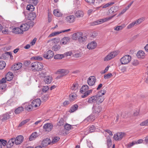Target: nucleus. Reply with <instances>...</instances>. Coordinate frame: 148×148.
Masks as SVG:
<instances>
[{
	"label": "nucleus",
	"mask_w": 148,
	"mask_h": 148,
	"mask_svg": "<svg viewBox=\"0 0 148 148\" xmlns=\"http://www.w3.org/2000/svg\"><path fill=\"white\" fill-rule=\"evenodd\" d=\"M43 68V65L42 63L35 62L31 63L29 66V69L34 71H38L41 70Z\"/></svg>",
	"instance_id": "f257e3e1"
},
{
	"label": "nucleus",
	"mask_w": 148,
	"mask_h": 148,
	"mask_svg": "<svg viewBox=\"0 0 148 148\" xmlns=\"http://www.w3.org/2000/svg\"><path fill=\"white\" fill-rule=\"evenodd\" d=\"M106 92L105 90L103 89L98 92L96 95V96L97 103L98 104H100L104 101L105 98L102 96L105 94Z\"/></svg>",
	"instance_id": "f03ea898"
},
{
	"label": "nucleus",
	"mask_w": 148,
	"mask_h": 148,
	"mask_svg": "<svg viewBox=\"0 0 148 148\" xmlns=\"http://www.w3.org/2000/svg\"><path fill=\"white\" fill-rule=\"evenodd\" d=\"M114 16H112L111 17H109L103 18L99 19V20H98L97 21H94L91 23V25L93 26L101 24V23H103L109 21Z\"/></svg>",
	"instance_id": "7ed1b4c3"
},
{
	"label": "nucleus",
	"mask_w": 148,
	"mask_h": 148,
	"mask_svg": "<svg viewBox=\"0 0 148 148\" xmlns=\"http://www.w3.org/2000/svg\"><path fill=\"white\" fill-rule=\"evenodd\" d=\"M119 51H115L110 52L104 58V61H108L116 56L119 53Z\"/></svg>",
	"instance_id": "20e7f679"
},
{
	"label": "nucleus",
	"mask_w": 148,
	"mask_h": 148,
	"mask_svg": "<svg viewBox=\"0 0 148 148\" xmlns=\"http://www.w3.org/2000/svg\"><path fill=\"white\" fill-rule=\"evenodd\" d=\"M131 60V57L129 55H126L120 59V62L122 64H126L129 63Z\"/></svg>",
	"instance_id": "39448f33"
},
{
	"label": "nucleus",
	"mask_w": 148,
	"mask_h": 148,
	"mask_svg": "<svg viewBox=\"0 0 148 148\" xmlns=\"http://www.w3.org/2000/svg\"><path fill=\"white\" fill-rule=\"evenodd\" d=\"M53 52L51 50H49L47 52H45L43 54L44 58L49 59L52 58L53 56Z\"/></svg>",
	"instance_id": "423d86ee"
},
{
	"label": "nucleus",
	"mask_w": 148,
	"mask_h": 148,
	"mask_svg": "<svg viewBox=\"0 0 148 148\" xmlns=\"http://www.w3.org/2000/svg\"><path fill=\"white\" fill-rule=\"evenodd\" d=\"M58 72L60 74L57 77L58 79L68 74L69 72L68 70L64 69H60L58 71Z\"/></svg>",
	"instance_id": "0eeeda50"
},
{
	"label": "nucleus",
	"mask_w": 148,
	"mask_h": 148,
	"mask_svg": "<svg viewBox=\"0 0 148 148\" xmlns=\"http://www.w3.org/2000/svg\"><path fill=\"white\" fill-rule=\"evenodd\" d=\"M58 72L60 74L57 77L58 79L68 74L69 72L68 70L64 69H60L58 71Z\"/></svg>",
	"instance_id": "6e6552de"
},
{
	"label": "nucleus",
	"mask_w": 148,
	"mask_h": 148,
	"mask_svg": "<svg viewBox=\"0 0 148 148\" xmlns=\"http://www.w3.org/2000/svg\"><path fill=\"white\" fill-rule=\"evenodd\" d=\"M96 80V79L95 77L94 76H91L88 78L87 80V83L90 86H92L95 84Z\"/></svg>",
	"instance_id": "1a4fd4ad"
},
{
	"label": "nucleus",
	"mask_w": 148,
	"mask_h": 148,
	"mask_svg": "<svg viewBox=\"0 0 148 148\" xmlns=\"http://www.w3.org/2000/svg\"><path fill=\"white\" fill-rule=\"evenodd\" d=\"M125 135V133L123 132H119L114 135V138L116 140H121Z\"/></svg>",
	"instance_id": "9d476101"
},
{
	"label": "nucleus",
	"mask_w": 148,
	"mask_h": 148,
	"mask_svg": "<svg viewBox=\"0 0 148 148\" xmlns=\"http://www.w3.org/2000/svg\"><path fill=\"white\" fill-rule=\"evenodd\" d=\"M97 45V44L95 41H92L88 43L87 45V48L89 50H92L95 48Z\"/></svg>",
	"instance_id": "9b49d317"
},
{
	"label": "nucleus",
	"mask_w": 148,
	"mask_h": 148,
	"mask_svg": "<svg viewBox=\"0 0 148 148\" xmlns=\"http://www.w3.org/2000/svg\"><path fill=\"white\" fill-rule=\"evenodd\" d=\"M41 101L39 99H37L33 100L32 103L33 107L36 108L39 107L41 104Z\"/></svg>",
	"instance_id": "f8f14e48"
},
{
	"label": "nucleus",
	"mask_w": 148,
	"mask_h": 148,
	"mask_svg": "<svg viewBox=\"0 0 148 148\" xmlns=\"http://www.w3.org/2000/svg\"><path fill=\"white\" fill-rule=\"evenodd\" d=\"M24 139L23 137L21 135H19L17 136L15 139V144L16 145L21 144L23 141Z\"/></svg>",
	"instance_id": "ddd939ff"
},
{
	"label": "nucleus",
	"mask_w": 148,
	"mask_h": 148,
	"mask_svg": "<svg viewBox=\"0 0 148 148\" xmlns=\"http://www.w3.org/2000/svg\"><path fill=\"white\" fill-rule=\"evenodd\" d=\"M53 127V125L50 123H47L44 125L43 126V128L46 130V132L51 131L52 130Z\"/></svg>",
	"instance_id": "4468645a"
},
{
	"label": "nucleus",
	"mask_w": 148,
	"mask_h": 148,
	"mask_svg": "<svg viewBox=\"0 0 148 148\" xmlns=\"http://www.w3.org/2000/svg\"><path fill=\"white\" fill-rule=\"evenodd\" d=\"M44 77L43 81L45 84H48L51 83L52 80V78L51 76H48Z\"/></svg>",
	"instance_id": "2eb2a0df"
},
{
	"label": "nucleus",
	"mask_w": 148,
	"mask_h": 148,
	"mask_svg": "<svg viewBox=\"0 0 148 148\" xmlns=\"http://www.w3.org/2000/svg\"><path fill=\"white\" fill-rule=\"evenodd\" d=\"M14 143H15L14 138H12L10 139L8 142H7L6 144L7 147L8 148H10L13 146Z\"/></svg>",
	"instance_id": "dca6fc26"
},
{
	"label": "nucleus",
	"mask_w": 148,
	"mask_h": 148,
	"mask_svg": "<svg viewBox=\"0 0 148 148\" xmlns=\"http://www.w3.org/2000/svg\"><path fill=\"white\" fill-rule=\"evenodd\" d=\"M22 66V64L21 63H18L13 65L11 69L13 70H17L21 68Z\"/></svg>",
	"instance_id": "f3484780"
},
{
	"label": "nucleus",
	"mask_w": 148,
	"mask_h": 148,
	"mask_svg": "<svg viewBox=\"0 0 148 148\" xmlns=\"http://www.w3.org/2000/svg\"><path fill=\"white\" fill-rule=\"evenodd\" d=\"M96 99L97 98L96 95L93 96L89 98L88 102L90 103H93L94 105H95V104H97Z\"/></svg>",
	"instance_id": "a211bd4d"
},
{
	"label": "nucleus",
	"mask_w": 148,
	"mask_h": 148,
	"mask_svg": "<svg viewBox=\"0 0 148 148\" xmlns=\"http://www.w3.org/2000/svg\"><path fill=\"white\" fill-rule=\"evenodd\" d=\"M50 143V140L49 138H46L43 140L41 143V145L42 147H45L49 145Z\"/></svg>",
	"instance_id": "6ab92c4d"
},
{
	"label": "nucleus",
	"mask_w": 148,
	"mask_h": 148,
	"mask_svg": "<svg viewBox=\"0 0 148 148\" xmlns=\"http://www.w3.org/2000/svg\"><path fill=\"white\" fill-rule=\"evenodd\" d=\"M95 116L94 113H93V114H91L90 115L86 118L84 120V121L85 122H86V121L88 122L92 121L95 119Z\"/></svg>",
	"instance_id": "aec40b11"
},
{
	"label": "nucleus",
	"mask_w": 148,
	"mask_h": 148,
	"mask_svg": "<svg viewBox=\"0 0 148 148\" xmlns=\"http://www.w3.org/2000/svg\"><path fill=\"white\" fill-rule=\"evenodd\" d=\"M136 56L139 58L140 59H143L145 57L144 52L142 50L138 51L137 53Z\"/></svg>",
	"instance_id": "412c9836"
},
{
	"label": "nucleus",
	"mask_w": 148,
	"mask_h": 148,
	"mask_svg": "<svg viewBox=\"0 0 148 148\" xmlns=\"http://www.w3.org/2000/svg\"><path fill=\"white\" fill-rule=\"evenodd\" d=\"M10 117V115L8 113H6L3 114L0 117L1 120L3 121H4L8 119Z\"/></svg>",
	"instance_id": "4be33fe9"
},
{
	"label": "nucleus",
	"mask_w": 148,
	"mask_h": 148,
	"mask_svg": "<svg viewBox=\"0 0 148 148\" xmlns=\"http://www.w3.org/2000/svg\"><path fill=\"white\" fill-rule=\"evenodd\" d=\"M12 32L16 34H19L23 33V31L22 30L21 28L16 27L13 29Z\"/></svg>",
	"instance_id": "5701e85b"
},
{
	"label": "nucleus",
	"mask_w": 148,
	"mask_h": 148,
	"mask_svg": "<svg viewBox=\"0 0 148 148\" xmlns=\"http://www.w3.org/2000/svg\"><path fill=\"white\" fill-rule=\"evenodd\" d=\"M69 41V37H65L62 38L60 41L61 45H64L66 44Z\"/></svg>",
	"instance_id": "b1692460"
},
{
	"label": "nucleus",
	"mask_w": 148,
	"mask_h": 148,
	"mask_svg": "<svg viewBox=\"0 0 148 148\" xmlns=\"http://www.w3.org/2000/svg\"><path fill=\"white\" fill-rule=\"evenodd\" d=\"M13 75L11 72H8L6 75L5 78L7 81H9L11 80L13 77Z\"/></svg>",
	"instance_id": "393cba45"
},
{
	"label": "nucleus",
	"mask_w": 148,
	"mask_h": 148,
	"mask_svg": "<svg viewBox=\"0 0 148 148\" xmlns=\"http://www.w3.org/2000/svg\"><path fill=\"white\" fill-rule=\"evenodd\" d=\"M20 27L22 30L23 31V32L24 31L28 30L29 28V26L27 23H24L21 25Z\"/></svg>",
	"instance_id": "a878e982"
},
{
	"label": "nucleus",
	"mask_w": 148,
	"mask_h": 148,
	"mask_svg": "<svg viewBox=\"0 0 148 148\" xmlns=\"http://www.w3.org/2000/svg\"><path fill=\"white\" fill-rule=\"evenodd\" d=\"M66 20L68 23H73L74 21V16L73 15L68 16L66 18Z\"/></svg>",
	"instance_id": "bb28decb"
},
{
	"label": "nucleus",
	"mask_w": 148,
	"mask_h": 148,
	"mask_svg": "<svg viewBox=\"0 0 148 148\" xmlns=\"http://www.w3.org/2000/svg\"><path fill=\"white\" fill-rule=\"evenodd\" d=\"M95 130V126L92 125L85 132V134H87V133H89L94 132Z\"/></svg>",
	"instance_id": "cd10ccee"
},
{
	"label": "nucleus",
	"mask_w": 148,
	"mask_h": 148,
	"mask_svg": "<svg viewBox=\"0 0 148 148\" xmlns=\"http://www.w3.org/2000/svg\"><path fill=\"white\" fill-rule=\"evenodd\" d=\"M38 136V135L36 132H35L32 134L29 137V140L31 141L35 139Z\"/></svg>",
	"instance_id": "c85d7f7f"
},
{
	"label": "nucleus",
	"mask_w": 148,
	"mask_h": 148,
	"mask_svg": "<svg viewBox=\"0 0 148 148\" xmlns=\"http://www.w3.org/2000/svg\"><path fill=\"white\" fill-rule=\"evenodd\" d=\"M36 17V14L34 12L30 13L28 16L29 19L31 21L34 20Z\"/></svg>",
	"instance_id": "c756f323"
},
{
	"label": "nucleus",
	"mask_w": 148,
	"mask_h": 148,
	"mask_svg": "<svg viewBox=\"0 0 148 148\" xmlns=\"http://www.w3.org/2000/svg\"><path fill=\"white\" fill-rule=\"evenodd\" d=\"M88 86L87 85H84L80 89V92L82 93L85 92L88 89Z\"/></svg>",
	"instance_id": "7c9ffc66"
},
{
	"label": "nucleus",
	"mask_w": 148,
	"mask_h": 148,
	"mask_svg": "<svg viewBox=\"0 0 148 148\" xmlns=\"http://www.w3.org/2000/svg\"><path fill=\"white\" fill-rule=\"evenodd\" d=\"M60 41V39L58 38H55L49 40L48 42H51L52 43L56 44L58 43Z\"/></svg>",
	"instance_id": "2f4dec72"
},
{
	"label": "nucleus",
	"mask_w": 148,
	"mask_h": 148,
	"mask_svg": "<svg viewBox=\"0 0 148 148\" xmlns=\"http://www.w3.org/2000/svg\"><path fill=\"white\" fill-rule=\"evenodd\" d=\"M87 39V36H83L82 34L78 41L80 42L83 43L86 41Z\"/></svg>",
	"instance_id": "473e14b6"
},
{
	"label": "nucleus",
	"mask_w": 148,
	"mask_h": 148,
	"mask_svg": "<svg viewBox=\"0 0 148 148\" xmlns=\"http://www.w3.org/2000/svg\"><path fill=\"white\" fill-rule=\"evenodd\" d=\"M24 108L22 107H19L16 108L14 112L16 114H18L21 113L22 111L24 110Z\"/></svg>",
	"instance_id": "72a5a7b5"
},
{
	"label": "nucleus",
	"mask_w": 148,
	"mask_h": 148,
	"mask_svg": "<svg viewBox=\"0 0 148 148\" xmlns=\"http://www.w3.org/2000/svg\"><path fill=\"white\" fill-rule=\"evenodd\" d=\"M34 107L32 106V105H31L30 104L27 103L25 106V108L26 110L28 111H31L33 108Z\"/></svg>",
	"instance_id": "f704fd0d"
},
{
	"label": "nucleus",
	"mask_w": 148,
	"mask_h": 148,
	"mask_svg": "<svg viewBox=\"0 0 148 148\" xmlns=\"http://www.w3.org/2000/svg\"><path fill=\"white\" fill-rule=\"evenodd\" d=\"M84 14L83 12L81 10H78L76 12L75 15L77 17H82Z\"/></svg>",
	"instance_id": "c9c22d12"
},
{
	"label": "nucleus",
	"mask_w": 148,
	"mask_h": 148,
	"mask_svg": "<svg viewBox=\"0 0 148 148\" xmlns=\"http://www.w3.org/2000/svg\"><path fill=\"white\" fill-rule=\"evenodd\" d=\"M92 90H87L86 92L84 93V95H81V97L82 98H84L88 96L92 92Z\"/></svg>",
	"instance_id": "e433bc0d"
},
{
	"label": "nucleus",
	"mask_w": 148,
	"mask_h": 148,
	"mask_svg": "<svg viewBox=\"0 0 148 148\" xmlns=\"http://www.w3.org/2000/svg\"><path fill=\"white\" fill-rule=\"evenodd\" d=\"M7 144V141L3 139H0V148H2L3 146L5 147Z\"/></svg>",
	"instance_id": "4c0bfd02"
},
{
	"label": "nucleus",
	"mask_w": 148,
	"mask_h": 148,
	"mask_svg": "<svg viewBox=\"0 0 148 148\" xmlns=\"http://www.w3.org/2000/svg\"><path fill=\"white\" fill-rule=\"evenodd\" d=\"M82 34V33L81 32H77L75 33V40H77L78 41Z\"/></svg>",
	"instance_id": "58836bf2"
},
{
	"label": "nucleus",
	"mask_w": 148,
	"mask_h": 148,
	"mask_svg": "<svg viewBox=\"0 0 148 148\" xmlns=\"http://www.w3.org/2000/svg\"><path fill=\"white\" fill-rule=\"evenodd\" d=\"M114 2H110L105 4L103 5L101 7L103 8H106L109 7L110 6L114 4Z\"/></svg>",
	"instance_id": "ea45409f"
},
{
	"label": "nucleus",
	"mask_w": 148,
	"mask_h": 148,
	"mask_svg": "<svg viewBox=\"0 0 148 148\" xmlns=\"http://www.w3.org/2000/svg\"><path fill=\"white\" fill-rule=\"evenodd\" d=\"M65 123V122L64 121V119L62 118L60 119L59 121L58 122L57 125L59 126H61L64 125V124Z\"/></svg>",
	"instance_id": "a19ab883"
},
{
	"label": "nucleus",
	"mask_w": 148,
	"mask_h": 148,
	"mask_svg": "<svg viewBox=\"0 0 148 148\" xmlns=\"http://www.w3.org/2000/svg\"><path fill=\"white\" fill-rule=\"evenodd\" d=\"M60 47H61L60 45H56L52 47V49L54 51H56L59 50L60 49Z\"/></svg>",
	"instance_id": "79ce46f5"
},
{
	"label": "nucleus",
	"mask_w": 148,
	"mask_h": 148,
	"mask_svg": "<svg viewBox=\"0 0 148 148\" xmlns=\"http://www.w3.org/2000/svg\"><path fill=\"white\" fill-rule=\"evenodd\" d=\"M145 19V17H142L139 18V19H138L135 21L136 23V25H138L140 23L142 22H143V21H144Z\"/></svg>",
	"instance_id": "37998d69"
},
{
	"label": "nucleus",
	"mask_w": 148,
	"mask_h": 148,
	"mask_svg": "<svg viewBox=\"0 0 148 148\" xmlns=\"http://www.w3.org/2000/svg\"><path fill=\"white\" fill-rule=\"evenodd\" d=\"M94 110H93V112L96 113H99L101 110V108L100 106H98V107H94Z\"/></svg>",
	"instance_id": "c03bdc74"
},
{
	"label": "nucleus",
	"mask_w": 148,
	"mask_h": 148,
	"mask_svg": "<svg viewBox=\"0 0 148 148\" xmlns=\"http://www.w3.org/2000/svg\"><path fill=\"white\" fill-rule=\"evenodd\" d=\"M26 8L27 10L32 11L34 10V7L32 4L28 5H27Z\"/></svg>",
	"instance_id": "a18cd8bd"
},
{
	"label": "nucleus",
	"mask_w": 148,
	"mask_h": 148,
	"mask_svg": "<svg viewBox=\"0 0 148 148\" xmlns=\"http://www.w3.org/2000/svg\"><path fill=\"white\" fill-rule=\"evenodd\" d=\"M64 56L63 54H57L54 56V58L56 59H60L63 58Z\"/></svg>",
	"instance_id": "49530a36"
},
{
	"label": "nucleus",
	"mask_w": 148,
	"mask_h": 148,
	"mask_svg": "<svg viewBox=\"0 0 148 148\" xmlns=\"http://www.w3.org/2000/svg\"><path fill=\"white\" fill-rule=\"evenodd\" d=\"M27 1H28L29 3L34 5H36L38 3V0H27Z\"/></svg>",
	"instance_id": "de8ad7c7"
},
{
	"label": "nucleus",
	"mask_w": 148,
	"mask_h": 148,
	"mask_svg": "<svg viewBox=\"0 0 148 148\" xmlns=\"http://www.w3.org/2000/svg\"><path fill=\"white\" fill-rule=\"evenodd\" d=\"M6 66V63L4 61L0 62V70L3 69Z\"/></svg>",
	"instance_id": "09e8293b"
},
{
	"label": "nucleus",
	"mask_w": 148,
	"mask_h": 148,
	"mask_svg": "<svg viewBox=\"0 0 148 148\" xmlns=\"http://www.w3.org/2000/svg\"><path fill=\"white\" fill-rule=\"evenodd\" d=\"M140 125L141 126H148V119L140 123Z\"/></svg>",
	"instance_id": "8fccbe9b"
},
{
	"label": "nucleus",
	"mask_w": 148,
	"mask_h": 148,
	"mask_svg": "<svg viewBox=\"0 0 148 148\" xmlns=\"http://www.w3.org/2000/svg\"><path fill=\"white\" fill-rule=\"evenodd\" d=\"M107 143L108 147H110L112 145V142L110 137H108L107 138Z\"/></svg>",
	"instance_id": "3c124183"
},
{
	"label": "nucleus",
	"mask_w": 148,
	"mask_h": 148,
	"mask_svg": "<svg viewBox=\"0 0 148 148\" xmlns=\"http://www.w3.org/2000/svg\"><path fill=\"white\" fill-rule=\"evenodd\" d=\"M60 139V138L59 137L56 136L53 138V139L52 143L53 144H54L57 142Z\"/></svg>",
	"instance_id": "603ef678"
},
{
	"label": "nucleus",
	"mask_w": 148,
	"mask_h": 148,
	"mask_svg": "<svg viewBox=\"0 0 148 148\" xmlns=\"http://www.w3.org/2000/svg\"><path fill=\"white\" fill-rule=\"evenodd\" d=\"M135 25H137L135 21H134V22H132V23H131L130 24H129L127 26V28L128 29H130L131 28L133 27Z\"/></svg>",
	"instance_id": "864d4df0"
},
{
	"label": "nucleus",
	"mask_w": 148,
	"mask_h": 148,
	"mask_svg": "<svg viewBox=\"0 0 148 148\" xmlns=\"http://www.w3.org/2000/svg\"><path fill=\"white\" fill-rule=\"evenodd\" d=\"M53 13L55 16L58 17L60 16L61 15L59 11L56 10H54Z\"/></svg>",
	"instance_id": "5fc2aeb1"
},
{
	"label": "nucleus",
	"mask_w": 148,
	"mask_h": 148,
	"mask_svg": "<svg viewBox=\"0 0 148 148\" xmlns=\"http://www.w3.org/2000/svg\"><path fill=\"white\" fill-rule=\"evenodd\" d=\"M112 76V75L111 73H109L104 75V78L105 79H108L110 78Z\"/></svg>",
	"instance_id": "6e6d98bb"
},
{
	"label": "nucleus",
	"mask_w": 148,
	"mask_h": 148,
	"mask_svg": "<svg viewBox=\"0 0 148 148\" xmlns=\"http://www.w3.org/2000/svg\"><path fill=\"white\" fill-rule=\"evenodd\" d=\"M123 28V27L122 26L119 25L114 27V29L115 31H119L121 30Z\"/></svg>",
	"instance_id": "4d7b16f0"
},
{
	"label": "nucleus",
	"mask_w": 148,
	"mask_h": 148,
	"mask_svg": "<svg viewBox=\"0 0 148 148\" xmlns=\"http://www.w3.org/2000/svg\"><path fill=\"white\" fill-rule=\"evenodd\" d=\"M82 0H75V5L78 7L81 3Z\"/></svg>",
	"instance_id": "13d9d810"
},
{
	"label": "nucleus",
	"mask_w": 148,
	"mask_h": 148,
	"mask_svg": "<svg viewBox=\"0 0 148 148\" xmlns=\"http://www.w3.org/2000/svg\"><path fill=\"white\" fill-rule=\"evenodd\" d=\"M29 119H27L24 120V121H23L19 124V126H21L23 125L26 124L27 122H28L29 121Z\"/></svg>",
	"instance_id": "bf43d9fd"
},
{
	"label": "nucleus",
	"mask_w": 148,
	"mask_h": 148,
	"mask_svg": "<svg viewBox=\"0 0 148 148\" xmlns=\"http://www.w3.org/2000/svg\"><path fill=\"white\" fill-rule=\"evenodd\" d=\"M61 33V32H55L52 33L49 36V37L53 36L59 34Z\"/></svg>",
	"instance_id": "052dcab7"
},
{
	"label": "nucleus",
	"mask_w": 148,
	"mask_h": 148,
	"mask_svg": "<svg viewBox=\"0 0 148 148\" xmlns=\"http://www.w3.org/2000/svg\"><path fill=\"white\" fill-rule=\"evenodd\" d=\"M73 54L72 51H70L66 53H65L64 54V55L66 56H71L73 55Z\"/></svg>",
	"instance_id": "680f3d73"
},
{
	"label": "nucleus",
	"mask_w": 148,
	"mask_h": 148,
	"mask_svg": "<svg viewBox=\"0 0 148 148\" xmlns=\"http://www.w3.org/2000/svg\"><path fill=\"white\" fill-rule=\"evenodd\" d=\"M65 129L67 130H69L71 129V126L68 124H66L64 126Z\"/></svg>",
	"instance_id": "e2e57ef3"
},
{
	"label": "nucleus",
	"mask_w": 148,
	"mask_h": 148,
	"mask_svg": "<svg viewBox=\"0 0 148 148\" xmlns=\"http://www.w3.org/2000/svg\"><path fill=\"white\" fill-rule=\"evenodd\" d=\"M110 67V66H108L105 69L104 71H101L100 73L101 74H104L106 73L108 70L109 68Z\"/></svg>",
	"instance_id": "0e129e2a"
},
{
	"label": "nucleus",
	"mask_w": 148,
	"mask_h": 148,
	"mask_svg": "<svg viewBox=\"0 0 148 148\" xmlns=\"http://www.w3.org/2000/svg\"><path fill=\"white\" fill-rule=\"evenodd\" d=\"M35 60H41L43 59L40 56H36L33 57Z\"/></svg>",
	"instance_id": "69168bd1"
},
{
	"label": "nucleus",
	"mask_w": 148,
	"mask_h": 148,
	"mask_svg": "<svg viewBox=\"0 0 148 148\" xmlns=\"http://www.w3.org/2000/svg\"><path fill=\"white\" fill-rule=\"evenodd\" d=\"M74 99V95L73 93L70 95L69 97V99L70 102L73 100Z\"/></svg>",
	"instance_id": "338daca9"
},
{
	"label": "nucleus",
	"mask_w": 148,
	"mask_h": 148,
	"mask_svg": "<svg viewBox=\"0 0 148 148\" xmlns=\"http://www.w3.org/2000/svg\"><path fill=\"white\" fill-rule=\"evenodd\" d=\"M6 79L5 77H3L0 80V84H2L5 83L6 82Z\"/></svg>",
	"instance_id": "774afa93"
}]
</instances>
